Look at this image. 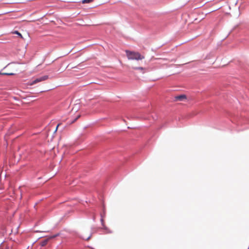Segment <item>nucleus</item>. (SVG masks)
Here are the masks:
<instances>
[{"instance_id":"39448f33","label":"nucleus","mask_w":249,"mask_h":249,"mask_svg":"<svg viewBox=\"0 0 249 249\" xmlns=\"http://www.w3.org/2000/svg\"><path fill=\"white\" fill-rule=\"evenodd\" d=\"M13 34L18 35L21 38H22V39L23 38L22 35L19 32H18V31H15L13 32Z\"/></svg>"},{"instance_id":"f257e3e1","label":"nucleus","mask_w":249,"mask_h":249,"mask_svg":"<svg viewBox=\"0 0 249 249\" xmlns=\"http://www.w3.org/2000/svg\"><path fill=\"white\" fill-rule=\"evenodd\" d=\"M126 56L128 59L131 60H142L144 58V56L142 55L138 52H132L129 51H125Z\"/></svg>"},{"instance_id":"7ed1b4c3","label":"nucleus","mask_w":249,"mask_h":249,"mask_svg":"<svg viewBox=\"0 0 249 249\" xmlns=\"http://www.w3.org/2000/svg\"><path fill=\"white\" fill-rule=\"evenodd\" d=\"M186 99V96L185 95H180L175 97V101H183L184 99Z\"/></svg>"},{"instance_id":"423d86ee","label":"nucleus","mask_w":249,"mask_h":249,"mask_svg":"<svg viewBox=\"0 0 249 249\" xmlns=\"http://www.w3.org/2000/svg\"><path fill=\"white\" fill-rule=\"evenodd\" d=\"M0 74H1V75H13L15 74L14 73H12V72H2V73H0Z\"/></svg>"},{"instance_id":"20e7f679","label":"nucleus","mask_w":249,"mask_h":249,"mask_svg":"<svg viewBox=\"0 0 249 249\" xmlns=\"http://www.w3.org/2000/svg\"><path fill=\"white\" fill-rule=\"evenodd\" d=\"M56 236H52L51 237H50L49 238H47L46 239H45L44 241H42L41 243V246L43 247V246H45L48 243V241H49V239L50 238H53L54 237H55Z\"/></svg>"},{"instance_id":"0eeeda50","label":"nucleus","mask_w":249,"mask_h":249,"mask_svg":"<svg viewBox=\"0 0 249 249\" xmlns=\"http://www.w3.org/2000/svg\"><path fill=\"white\" fill-rule=\"evenodd\" d=\"M93 0H83L82 2V3H89L93 1Z\"/></svg>"},{"instance_id":"6e6552de","label":"nucleus","mask_w":249,"mask_h":249,"mask_svg":"<svg viewBox=\"0 0 249 249\" xmlns=\"http://www.w3.org/2000/svg\"><path fill=\"white\" fill-rule=\"evenodd\" d=\"M133 69H135V70H143V69H144L142 67H136V68H134Z\"/></svg>"},{"instance_id":"9d476101","label":"nucleus","mask_w":249,"mask_h":249,"mask_svg":"<svg viewBox=\"0 0 249 249\" xmlns=\"http://www.w3.org/2000/svg\"><path fill=\"white\" fill-rule=\"evenodd\" d=\"M59 124H58L57 125L56 128V129H55V131H56V130H57V129L58 127L59 126Z\"/></svg>"},{"instance_id":"1a4fd4ad","label":"nucleus","mask_w":249,"mask_h":249,"mask_svg":"<svg viewBox=\"0 0 249 249\" xmlns=\"http://www.w3.org/2000/svg\"><path fill=\"white\" fill-rule=\"evenodd\" d=\"M80 115H78V116L76 117V119H75V120L72 122V123H74V122H75L77 119H78V118H79V117H80Z\"/></svg>"},{"instance_id":"f03ea898","label":"nucleus","mask_w":249,"mask_h":249,"mask_svg":"<svg viewBox=\"0 0 249 249\" xmlns=\"http://www.w3.org/2000/svg\"><path fill=\"white\" fill-rule=\"evenodd\" d=\"M48 78V76L47 75L43 76L42 77H41L40 78H38L36 79L35 80H34L32 83L31 84V85H33L34 84H35L37 83L44 81L46 79H47Z\"/></svg>"}]
</instances>
